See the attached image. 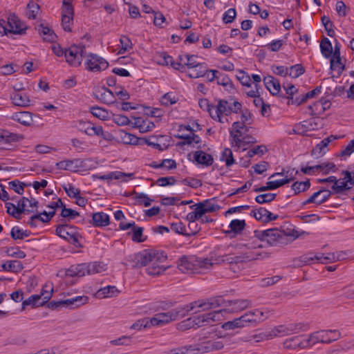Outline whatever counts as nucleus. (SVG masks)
Masks as SVG:
<instances>
[{"label": "nucleus", "mask_w": 354, "mask_h": 354, "mask_svg": "<svg viewBox=\"0 0 354 354\" xmlns=\"http://www.w3.org/2000/svg\"><path fill=\"white\" fill-rule=\"evenodd\" d=\"M320 49L322 55L326 58L331 57L333 53V47L330 40L327 37H324L320 43Z\"/></svg>", "instance_id": "obj_35"}, {"label": "nucleus", "mask_w": 354, "mask_h": 354, "mask_svg": "<svg viewBox=\"0 0 354 354\" xmlns=\"http://www.w3.org/2000/svg\"><path fill=\"white\" fill-rule=\"evenodd\" d=\"M9 33L22 35L26 32V27L23 28V24L15 13H10L6 17Z\"/></svg>", "instance_id": "obj_15"}, {"label": "nucleus", "mask_w": 354, "mask_h": 354, "mask_svg": "<svg viewBox=\"0 0 354 354\" xmlns=\"http://www.w3.org/2000/svg\"><path fill=\"white\" fill-rule=\"evenodd\" d=\"M94 227H105L109 225V216L104 212H96L92 214V219L89 221Z\"/></svg>", "instance_id": "obj_21"}, {"label": "nucleus", "mask_w": 354, "mask_h": 354, "mask_svg": "<svg viewBox=\"0 0 354 354\" xmlns=\"http://www.w3.org/2000/svg\"><path fill=\"white\" fill-rule=\"evenodd\" d=\"M88 300V297L87 296H77L65 300L48 301L46 304L48 308L54 310H57L60 307L68 306L77 308L86 304Z\"/></svg>", "instance_id": "obj_10"}, {"label": "nucleus", "mask_w": 354, "mask_h": 354, "mask_svg": "<svg viewBox=\"0 0 354 354\" xmlns=\"http://www.w3.org/2000/svg\"><path fill=\"white\" fill-rule=\"evenodd\" d=\"M195 351L196 349L194 344L171 349L167 354H195Z\"/></svg>", "instance_id": "obj_38"}, {"label": "nucleus", "mask_w": 354, "mask_h": 354, "mask_svg": "<svg viewBox=\"0 0 354 354\" xmlns=\"http://www.w3.org/2000/svg\"><path fill=\"white\" fill-rule=\"evenodd\" d=\"M245 225L246 223L245 220H232L229 225L231 230L226 231L225 233L230 234L231 232H234L235 234H240L244 230Z\"/></svg>", "instance_id": "obj_33"}, {"label": "nucleus", "mask_w": 354, "mask_h": 354, "mask_svg": "<svg viewBox=\"0 0 354 354\" xmlns=\"http://www.w3.org/2000/svg\"><path fill=\"white\" fill-rule=\"evenodd\" d=\"M341 337V333L337 330H324L320 331V342L330 344L337 340Z\"/></svg>", "instance_id": "obj_22"}, {"label": "nucleus", "mask_w": 354, "mask_h": 354, "mask_svg": "<svg viewBox=\"0 0 354 354\" xmlns=\"http://www.w3.org/2000/svg\"><path fill=\"white\" fill-rule=\"evenodd\" d=\"M55 232L57 236L67 241L69 243L73 244L76 248H81L83 247L79 241V239L82 236L77 232V228L75 226L61 224L57 225Z\"/></svg>", "instance_id": "obj_7"}, {"label": "nucleus", "mask_w": 354, "mask_h": 354, "mask_svg": "<svg viewBox=\"0 0 354 354\" xmlns=\"http://www.w3.org/2000/svg\"><path fill=\"white\" fill-rule=\"evenodd\" d=\"M313 254H307L301 256L298 259H294V266L295 267H302L303 266L309 263L310 261H313L315 260V258H313Z\"/></svg>", "instance_id": "obj_46"}, {"label": "nucleus", "mask_w": 354, "mask_h": 354, "mask_svg": "<svg viewBox=\"0 0 354 354\" xmlns=\"http://www.w3.org/2000/svg\"><path fill=\"white\" fill-rule=\"evenodd\" d=\"M41 300V295H32L29 297L27 299L23 301L21 310H24L26 306H32V307L43 306L44 305H39V301Z\"/></svg>", "instance_id": "obj_40"}, {"label": "nucleus", "mask_w": 354, "mask_h": 354, "mask_svg": "<svg viewBox=\"0 0 354 354\" xmlns=\"http://www.w3.org/2000/svg\"><path fill=\"white\" fill-rule=\"evenodd\" d=\"M211 201L212 199H207L197 203L203 215L206 213L216 212L220 209L221 207L218 204L212 203Z\"/></svg>", "instance_id": "obj_29"}, {"label": "nucleus", "mask_w": 354, "mask_h": 354, "mask_svg": "<svg viewBox=\"0 0 354 354\" xmlns=\"http://www.w3.org/2000/svg\"><path fill=\"white\" fill-rule=\"evenodd\" d=\"M194 158L196 162L200 165L206 167L211 166L213 164L214 158L212 155L204 152L202 150L195 151Z\"/></svg>", "instance_id": "obj_23"}, {"label": "nucleus", "mask_w": 354, "mask_h": 354, "mask_svg": "<svg viewBox=\"0 0 354 354\" xmlns=\"http://www.w3.org/2000/svg\"><path fill=\"white\" fill-rule=\"evenodd\" d=\"M144 228L134 225L132 228V236L131 239L133 241L136 243H142L146 241L147 237L142 238Z\"/></svg>", "instance_id": "obj_39"}, {"label": "nucleus", "mask_w": 354, "mask_h": 354, "mask_svg": "<svg viewBox=\"0 0 354 354\" xmlns=\"http://www.w3.org/2000/svg\"><path fill=\"white\" fill-rule=\"evenodd\" d=\"M313 258H315L316 261H317L322 263H326V264L331 263V262H335V261H336V259H338V257H337L336 259L335 258L334 252L328 253L327 255H325L323 253H319L317 254H315L313 256Z\"/></svg>", "instance_id": "obj_44"}, {"label": "nucleus", "mask_w": 354, "mask_h": 354, "mask_svg": "<svg viewBox=\"0 0 354 354\" xmlns=\"http://www.w3.org/2000/svg\"><path fill=\"white\" fill-rule=\"evenodd\" d=\"M120 42L121 44V48L119 50L120 54H123L127 50L132 48V42L128 37L124 35L121 36Z\"/></svg>", "instance_id": "obj_60"}, {"label": "nucleus", "mask_w": 354, "mask_h": 354, "mask_svg": "<svg viewBox=\"0 0 354 354\" xmlns=\"http://www.w3.org/2000/svg\"><path fill=\"white\" fill-rule=\"evenodd\" d=\"M306 327L303 323L289 324L288 325H280L273 328L267 335V338L281 335H289L293 333H297L301 330H304Z\"/></svg>", "instance_id": "obj_9"}, {"label": "nucleus", "mask_w": 354, "mask_h": 354, "mask_svg": "<svg viewBox=\"0 0 354 354\" xmlns=\"http://www.w3.org/2000/svg\"><path fill=\"white\" fill-rule=\"evenodd\" d=\"M277 194L274 193H266L257 195L255 198V201L259 204L272 202L275 199Z\"/></svg>", "instance_id": "obj_52"}, {"label": "nucleus", "mask_w": 354, "mask_h": 354, "mask_svg": "<svg viewBox=\"0 0 354 354\" xmlns=\"http://www.w3.org/2000/svg\"><path fill=\"white\" fill-rule=\"evenodd\" d=\"M86 57V68L89 71H101L106 69L109 66V63L105 59L95 54L90 53Z\"/></svg>", "instance_id": "obj_11"}, {"label": "nucleus", "mask_w": 354, "mask_h": 354, "mask_svg": "<svg viewBox=\"0 0 354 354\" xmlns=\"http://www.w3.org/2000/svg\"><path fill=\"white\" fill-rule=\"evenodd\" d=\"M53 52L57 57L64 55L66 62L71 66L77 67L82 62L83 56H85L86 47L84 45H73L68 49L63 50L59 44L52 46Z\"/></svg>", "instance_id": "obj_5"}, {"label": "nucleus", "mask_w": 354, "mask_h": 354, "mask_svg": "<svg viewBox=\"0 0 354 354\" xmlns=\"http://www.w3.org/2000/svg\"><path fill=\"white\" fill-rule=\"evenodd\" d=\"M194 207H196L195 211L189 212L187 215V220L189 222H195L196 220L200 219V218L203 216L202 214V211L199 208L198 203H196L195 205L190 206V208H193Z\"/></svg>", "instance_id": "obj_54"}, {"label": "nucleus", "mask_w": 354, "mask_h": 354, "mask_svg": "<svg viewBox=\"0 0 354 354\" xmlns=\"http://www.w3.org/2000/svg\"><path fill=\"white\" fill-rule=\"evenodd\" d=\"M332 137L333 135L328 136L326 138H324L319 144H317L312 150L311 155L317 156V157L323 156L326 153L324 149L326 148L329 143L331 142Z\"/></svg>", "instance_id": "obj_32"}, {"label": "nucleus", "mask_w": 354, "mask_h": 354, "mask_svg": "<svg viewBox=\"0 0 354 354\" xmlns=\"http://www.w3.org/2000/svg\"><path fill=\"white\" fill-rule=\"evenodd\" d=\"M251 305V301L248 299L228 300L227 304H225L226 306H232V312L243 310Z\"/></svg>", "instance_id": "obj_24"}, {"label": "nucleus", "mask_w": 354, "mask_h": 354, "mask_svg": "<svg viewBox=\"0 0 354 354\" xmlns=\"http://www.w3.org/2000/svg\"><path fill=\"white\" fill-rule=\"evenodd\" d=\"M214 263L209 259H198L195 257L187 258L185 256L179 259L178 269L185 274H199L210 269Z\"/></svg>", "instance_id": "obj_4"}, {"label": "nucleus", "mask_w": 354, "mask_h": 354, "mask_svg": "<svg viewBox=\"0 0 354 354\" xmlns=\"http://www.w3.org/2000/svg\"><path fill=\"white\" fill-rule=\"evenodd\" d=\"M244 315L250 324L253 326H256L258 324L263 322L269 317V311L254 309L253 310L247 311Z\"/></svg>", "instance_id": "obj_16"}, {"label": "nucleus", "mask_w": 354, "mask_h": 354, "mask_svg": "<svg viewBox=\"0 0 354 354\" xmlns=\"http://www.w3.org/2000/svg\"><path fill=\"white\" fill-rule=\"evenodd\" d=\"M283 88L286 91L287 99L288 100L287 102L288 105L295 104L299 106L301 104V95L294 97L299 91L298 88L295 85L290 83L287 84V85L283 84Z\"/></svg>", "instance_id": "obj_17"}, {"label": "nucleus", "mask_w": 354, "mask_h": 354, "mask_svg": "<svg viewBox=\"0 0 354 354\" xmlns=\"http://www.w3.org/2000/svg\"><path fill=\"white\" fill-rule=\"evenodd\" d=\"M6 253L9 257L17 259H24L26 256V253L21 250L19 247H8Z\"/></svg>", "instance_id": "obj_51"}, {"label": "nucleus", "mask_w": 354, "mask_h": 354, "mask_svg": "<svg viewBox=\"0 0 354 354\" xmlns=\"http://www.w3.org/2000/svg\"><path fill=\"white\" fill-rule=\"evenodd\" d=\"M12 118L24 126H30L32 122V114L29 111L15 113Z\"/></svg>", "instance_id": "obj_27"}, {"label": "nucleus", "mask_w": 354, "mask_h": 354, "mask_svg": "<svg viewBox=\"0 0 354 354\" xmlns=\"http://www.w3.org/2000/svg\"><path fill=\"white\" fill-rule=\"evenodd\" d=\"M268 149L265 145H258L252 149H250L246 156L249 158H252L254 155H259L260 156H263L266 151Z\"/></svg>", "instance_id": "obj_57"}, {"label": "nucleus", "mask_w": 354, "mask_h": 354, "mask_svg": "<svg viewBox=\"0 0 354 354\" xmlns=\"http://www.w3.org/2000/svg\"><path fill=\"white\" fill-rule=\"evenodd\" d=\"M230 338L227 335H218L216 330H203L195 344L196 351L201 353H209L218 351L227 344Z\"/></svg>", "instance_id": "obj_3"}, {"label": "nucleus", "mask_w": 354, "mask_h": 354, "mask_svg": "<svg viewBox=\"0 0 354 354\" xmlns=\"http://www.w3.org/2000/svg\"><path fill=\"white\" fill-rule=\"evenodd\" d=\"M236 78L243 86H245L247 87L251 86L250 77L243 70H239V75H236Z\"/></svg>", "instance_id": "obj_61"}, {"label": "nucleus", "mask_w": 354, "mask_h": 354, "mask_svg": "<svg viewBox=\"0 0 354 354\" xmlns=\"http://www.w3.org/2000/svg\"><path fill=\"white\" fill-rule=\"evenodd\" d=\"M310 187V180L308 179L305 181H297L292 185V189L295 191V194H299L301 192H306Z\"/></svg>", "instance_id": "obj_36"}, {"label": "nucleus", "mask_w": 354, "mask_h": 354, "mask_svg": "<svg viewBox=\"0 0 354 354\" xmlns=\"http://www.w3.org/2000/svg\"><path fill=\"white\" fill-rule=\"evenodd\" d=\"M200 304V300L193 301L188 305H186L183 307L176 308V310L179 311V318H183L185 317L189 312L193 310L194 309V304H197V307H198V304Z\"/></svg>", "instance_id": "obj_55"}, {"label": "nucleus", "mask_w": 354, "mask_h": 354, "mask_svg": "<svg viewBox=\"0 0 354 354\" xmlns=\"http://www.w3.org/2000/svg\"><path fill=\"white\" fill-rule=\"evenodd\" d=\"M155 140H158V137L155 136H150L149 138H141L140 145H147L148 146H151L161 151L168 149L169 145L163 144L162 146L160 144L155 141Z\"/></svg>", "instance_id": "obj_28"}, {"label": "nucleus", "mask_w": 354, "mask_h": 354, "mask_svg": "<svg viewBox=\"0 0 354 354\" xmlns=\"http://www.w3.org/2000/svg\"><path fill=\"white\" fill-rule=\"evenodd\" d=\"M221 160L225 162L227 167L232 166L234 163L235 161L233 157V153L230 149L225 148L221 154Z\"/></svg>", "instance_id": "obj_45"}, {"label": "nucleus", "mask_w": 354, "mask_h": 354, "mask_svg": "<svg viewBox=\"0 0 354 354\" xmlns=\"http://www.w3.org/2000/svg\"><path fill=\"white\" fill-rule=\"evenodd\" d=\"M5 272H20L24 269L22 263L18 260L7 261L1 266Z\"/></svg>", "instance_id": "obj_25"}, {"label": "nucleus", "mask_w": 354, "mask_h": 354, "mask_svg": "<svg viewBox=\"0 0 354 354\" xmlns=\"http://www.w3.org/2000/svg\"><path fill=\"white\" fill-rule=\"evenodd\" d=\"M333 192L326 188L322 187L319 191L315 192L307 200L302 203V205H306L310 203L321 205L325 203L332 195Z\"/></svg>", "instance_id": "obj_14"}, {"label": "nucleus", "mask_w": 354, "mask_h": 354, "mask_svg": "<svg viewBox=\"0 0 354 354\" xmlns=\"http://www.w3.org/2000/svg\"><path fill=\"white\" fill-rule=\"evenodd\" d=\"M26 185L24 183H21L17 180L9 182L10 188L19 194H22L24 193V186Z\"/></svg>", "instance_id": "obj_63"}, {"label": "nucleus", "mask_w": 354, "mask_h": 354, "mask_svg": "<svg viewBox=\"0 0 354 354\" xmlns=\"http://www.w3.org/2000/svg\"><path fill=\"white\" fill-rule=\"evenodd\" d=\"M1 139L6 142L19 141L23 139V136L5 131L1 135Z\"/></svg>", "instance_id": "obj_56"}, {"label": "nucleus", "mask_w": 354, "mask_h": 354, "mask_svg": "<svg viewBox=\"0 0 354 354\" xmlns=\"http://www.w3.org/2000/svg\"><path fill=\"white\" fill-rule=\"evenodd\" d=\"M12 103L19 106H28L30 103V100L28 95L24 93L15 92L10 97Z\"/></svg>", "instance_id": "obj_30"}, {"label": "nucleus", "mask_w": 354, "mask_h": 354, "mask_svg": "<svg viewBox=\"0 0 354 354\" xmlns=\"http://www.w3.org/2000/svg\"><path fill=\"white\" fill-rule=\"evenodd\" d=\"M133 174H126L122 171H113L106 175L100 176L97 174H93V178H99L102 180H112V179H120L122 177L125 176H132Z\"/></svg>", "instance_id": "obj_34"}, {"label": "nucleus", "mask_w": 354, "mask_h": 354, "mask_svg": "<svg viewBox=\"0 0 354 354\" xmlns=\"http://www.w3.org/2000/svg\"><path fill=\"white\" fill-rule=\"evenodd\" d=\"M63 188L68 196L71 198H76L80 194V190L75 188L72 184H68V186L64 185Z\"/></svg>", "instance_id": "obj_64"}, {"label": "nucleus", "mask_w": 354, "mask_h": 354, "mask_svg": "<svg viewBox=\"0 0 354 354\" xmlns=\"http://www.w3.org/2000/svg\"><path fill=\"white\" fill-rule=\"evenodd\" d=\"M86 134L90 136H97L102 137L105 140H108V138L105 137L103 128L101 126H94L93 123H91V126L88 127Z\"/></svg>", "instance_id": "obj_43"}, {"label": "nucleus", "mask_w": 354, "mask_h": 354, "mask_svg": "<svg viewBox=\"0 0 354 354\" xmlns=\"http://www.w3.org/2000/svg\"><path fill=\"white\" fill-rule=\"evenodd\" d=\"M131 258L133 268L146 267L145 271L149 275L157 276L166 270V268L160 265L167 259V254L163 251L144 250L134 254Z\"/></svg>", "instance_id": "obj_1"}, {"label": "nucleus", "mask_w": 354, "mask_h": 354, "mask_svg": "<svg viewBox=\"0 0 354 354\" xmlns=\"http://www.w3.org/2000/svg\"><path fill=\"white\" fill-rule=\"evenodd\" d=\"M242 109V104L241 102L234 100L232 103L226 100H218V104L215 106L214 113H210V117L220 122H223L221 115H229L232 113H238Z\"/></svg>", "instance_id": "obj_6"}, {"label": "nucleus", "mask_w": 354, "mask_h": 354, "mask_svg": "<svg viewBox=\"0 0 354 354\" xmlns=\"http://www.w3.org/2000/svg\"><path fill=\"white\" fill-rule=\"evenodd\" d=\"M92 115L101 120H106L109 118V112L100 106H93L91 108Z\"/></svg>", "instance_id": "obj_53"}, {"label": "nucleus", "mask_w": 354, "mask_h": 354, "mask_svg": "<svg viewBox=\"0 0 354 354\" xmlns=\"http://www.w3.org/2000/svg\"><path fill=\"white\" fill-rule=\"evenodd\" d=\"M298 339V336L287 339L283 342L284 348L287 349L304 348L315 344L316 342H320V331L312 333L308 338L304 339V342H297L295 344H291L292 342L297 341Z\"/></svg>", "instance_id": "obj_8"}, {"label": "nucleus", "mask_w": 354, "mask_h": 354, "mask_svg": "<svg viewBox=\"0 0 354 354\" xmlns=\"http://www.w3.org/2000/svg\"><path fill=\"white\" fill-rule=\"evenodd\" d=\"M90 161L89 160H66L59 161L56 163V167L59 169L68 170L73 172H77L80 169L86 167V162Z\"/></svg>", "instance_id": "obj_13"}, {"label": "nucleus", "mask_w": 354, "mask_h": 354, "mask_svg": "<svg viewBox=\"0 0 354 354\" xmlns=\"http://www.w3.org/2000/svg\"><path fill=\"white\" fill-rule=\"evenodd\" d=\"M136 199L139 205L143 204L145 207L150 206L151 202L153 201L144 193H136Z\"/></svg>", "instance_id": "obj_62"}, {"label": "nucleus", "mask_w": 354, "mask_h": 354, "mask_svg": "<svg viewBox=\"0 0 354 354\" xmlns=\"http://www.w3.org/2000/svg\"><path fill=\"white\" fill-rule=\"evenodd\" d=\"M292 230L285 231L277 228H271L266 230H254V235L261 241H266L269 246L283 247L290 244L298 236Z\"/></svg>", "instance_id": "obj_2"}, {"label": "nucleus", "mask_w": 354, "mask_h": 354, "mask_svg": "<svg viewBox=\"0 0 354 354\" xmlns=\"http://www.w3.org/2000/svg\"><path fill=\"white\" fill-rule=\"evenodd\" d=\"M95 92L96 97L104 104H111L115 102L113 93L105 86L97 88Z\"/></svg>", "instance_id": "obj_19"}, {"label": "nucleus", "mask_w": 354, "mask_h": 354, "mask_svg": "<svg viewBox=\"0 0 354 354\" xmlns=\"http://www.w3.org/2000/svg\"><path fill=\"white\" fill-rule=\"evenodd\" d=\"M88 268L90 274L100 273L105 270L104 265L97 261L88 263Z\"/></svg>", "instance_id": "obj_59"}, {"label": "nucleus", "mask_w": 354, "mask_h": 354, "mask_svg": "<svg viewBox=\"0 0 354 354\" xmlns=\"http://www.w3.org/2000/svg\"><path fill=\"white\" fill-rule=\"evenodd\" d=\"M119 292V290L115 286H107L100 289L96 295L99 298L113 297L117 296Z\"/></svg>", "instance_id": "obj_31"}, {"label": "nucleus", "mask_w": 354, "mask_h": 354, "mask_svg": "<svg viewBox=\"0 0 354 354\" xmlns=\"http://www.w3.org/2000/svg\"><path fill=\"white\" fill-rule=\"evenodd\" d=\"M178 101V97L172 92L165 93L161 98V104L164 106H169L176 104Z\"/></svg>", "instance_id": "obj_50"}, {"label": "nucleus", "mask_w": 354, "mask_h": 354, "mask_svg": "<svg viewBox=\"0 0 354 354\" xmlns=\"http://www.w3.org/2000/svg\"><path fill=\"white\" fill-rule=\"evenodd\" d=\"M226 311V310H220L210 312L206 314L202 315L203 320L205 321L206 325L210 322H214L221 319V313Z\"/></svg>", "instance_id": "obj_37"}, {"label": "nucleus", "mask_w": 354, "mask_h": 354, "mask_svg": "<svg viewBox=\"0 0 354 354\" xmlns=\"http://www.w3.org/2000/svg\"><path fill=\"white\" fill-rule=\"evenodd\" d=\"M289 76L292 78H297L305 73V68L301 64H295L289 68Z\"/></svg>", "instance_id": "obj_58"}, {"label": "nucleus", "mask_w": 354, "mask_h": 354, "mask_svg": "<svg viewBox=\"0 0 354 354\" xmlns=\"http://www.w3.org/2000/svg\"><path fill=\"white\" fill-rule=\"evenodd\" d=\"M183 141L179 142L177 145L180 147H183L185 145H190L192 142H195L196 144H199L201 142V139L198 135L192 133V135H185L184 136Z\"/></svg>", "instance_id": "obj_47"}, {"label": "nucleus", "mask_w": 354, "mask_h": 354, "mask_svg": "<svg viewBox=\"0 0 354 354\" xmlns=\"http://www.w3.org/2000/svg\"><path fill=\"white\" fill-rule=\"evenodd\" d=\"M268 257V254L266 252H258L254 251H250L244 253L240 256H232L233 263H238L240 262H245L252 260L259 259L260 258Z\"/></svg>", "instance_id": "obj_18"}, {"label": "nucleus", "mask_w": 354, "mask_h": 354, "mask_svg": "<svg viewBox=\"0 0 354 354\" xmlns=\"http://www.w3.org/2000/svg\"><path fill=\"white\" fill-rule=\"evenodd\" d=\"M27 8L26 16L28 18L35 19L39 10V5L33 1H30L27 4Z\"/></svg>", "instance_id": "obj_48"}, {"label": "nucleus", "mask_w": 354, "mask_h": 354, "mask_svg": "<svg viewBox=\"0 0 354 354\" xmlns=\"http://www.w3.org/2000/svg\"><path fill=\"white\" fill-rule=\"evenodd\" d=\"M294 180H295V177L288 178L286 176V178L281 179V180L268 181V182H267L266 184L268 185L270 190H274V189H276L287 183H289L293 181Z\"/></svg>", "instance_id": "obj_41"}, {"label": "nucleus", "mask_w": 354, "mask_h": 354, "mask_svg": "<svg viewBox=\"0 0 354 354\" xmlns=\"http://www.w3.org/2000/svg\"><path fill=\"white\" fill-rule=\"evenodd\" d=\"M351 189V186H349L346 181L344 180L338 184V183H335L331 187L333 194H343L345 191L349 190Z\"/></svg>", "instance_id": "obj_49"}, {"label": "nucleus", "mask_w": 354, "mask_h": 354, "mask_svg": "<svg viewBox=\"0 0 354 354\" xmlns=\"http://www.w3.org/2000/svg\"><path fill=\"white\" fill-rule=\"evenodd\" d=\"M179 311L175 309L167 313H158L153 317L150 319V324L152 326H158L169 323L171 321L176 320L179 318Z\"/></svg>", "instance_id": "obj_12"}, {"label": "nucleus", "mask_w": 354, "mask_h": 354, "mask_svg": "<svg viewBox=\"0 0 354 354\" xmlns=\"http://www.w3.org/2000/svg\"><path fill=\"white\" fill-rule=\"evenodd\" d=\"M30 234L28 230H22L18 227H13L10 232V236L13 240L24 239L29 236Z\"/></svg>", "instance_id": "obj_42"}, {"label": "nucleus", "mask_w": 354, "mask_h": 354, "mask_svg": "<svg viewBox=\"0 0 354 354\" xmlns=\"http://www.w3.org/2000/svg\"><path fill=\"white\" fill-rule=\"evenodd\" d=\"M36 30L38 31L39 35H43L44 40L49 42H53L57 36L53 32V30H50L48 27L44 26V24H40L35 27Z\"/></svg>", "instance_id": "obj_26"}, {"label": "nucleus", "mask_w": 354, "mask_h": 354, "mask_svg": "<svg viewBox=\"0 0 354 354\" xmlns=\"http://www.w3.org/2000/svg\"><path fill=\"white\" fill-rule=\"evenodd\" d=\"M263 83L266 88L271 95H277L281 91V84L278 80L272 75H268L263 78Z\"/></svg>", "instance_id": "obj_20"}]
</instances>
